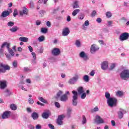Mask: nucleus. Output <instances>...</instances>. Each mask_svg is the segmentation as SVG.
<instances>
[{"label":"nucleus","instance_id":"obj_26","mask_svg":"<svg viewBox=\"0 0 129 129\" xmlns=\"http://www.w3.org/2000/svg\"><path fill=\"white\" fill-rule=\"evenodd\" d=\"M18 30H20V28L18 27V26H15L12 28H11L10 29V31H11V32H12V33H16V32H17Z\"/></svg>","mask_w":129,"mask_h":129},{"label":"nucleus","instance_id":"obj_14","mask_svg":"<svg viewBox=\"0 0 129 129\" xmlns=\"http://www.w3.org/2000/svg\"><path fill=\"white\" fill-rule=\"evenodd\" d=\"M101 68L102 70H106L108 68V61H103L101 64Z\"/></svg>","mask_w":129,"mask_h":129},{"label":"nucleus","instance_id":"obj_9","mask_svg":"<svg viewBox=\"0 0 129 129\" xmlns=\"http://www.w3.org/2000/svg\"><path fill=\"white\" fill-rule=\"evenodd\" d=\"M10 47H11V43L7 42L6 48H7L8 52L12 56V57H14L15 56V52L13 49H12V48H10Z\"/></svg>","mask_w":129,"mask_h":129},{"label":"nucleus","instance_id":"obj_4","mask_svg":"<svg viewBox=\"0 0 129 129\" xmlns=\"http://www.w3.org/2000/svg\"><path fill=\"white\" fill-rule=\"evenodd\" d=\"M129 38V33L127 32H124L120 34L119 40L121 42L128 40Z\"/></svg>","mask_w":129,"mask_h":129},{"label":"nucleus","instance_id":"obj_17","mask_svg":"<svg viewBox=\"0 0 129 129\" xmlns=\"http://www.w3.org/2000/svg\"><path fill=\"white\" fill-rule=\"evenodd\" d=\"M7 44H8V42H4L2 44L0 48V54H3L4 53V51H5V49H4V48H5V47H7Z\"/></svg>","mask_w":129,"mask_h":129},{"label":"nucleus","instance_id":"obj_53","mask_svg":"<svg viewBox=\"0 0 129 129\" xmlns=\"http://www.w3.org/2000/svg\"><path fill=\"white\" fill-rule=\"evenodd\" d=\"M31 55L33 56L34 60H36V59H37V56L35 52H32L31 53Z\"/></svg>","mask_w":129,"mask_h":129},{"label":"nucleus","instance_id":"obj_48","mask_svg":"<svg viewBox=\"0 0 129 129\" xmlns=\"http://www.w3.org/2000/svg\"><path fill=\"white\" fill-rule=\"evenodd\" d=\"M115 68V64L112 63L109 69V70H113V69H114Z\"/></svg>","mask_w":129,"mask_h":129},{"label":"nucleus","instance_id":"obj_52","mask_svg":"<svg viewBox=\"0 0 129 129\" xmlns=\"http://www.w3.org/2000/svg\"><path fill=\"white\" fill-rule=\"evenodd\" d=\"M106 16L107 18H111V13L110 12H108L106 14Z\"/></svg>","mask_w":129,"mask_h":129},{"label":"nucleus","instance_id":"obj_33","mask_svg":"<svg viewBox=\"0 0 129 129\" xmlns=\"http://www.w3.org/2000/svg\"><path fill=\"white\" fill-rule=\"evenodd\" d=\"M38 100L39 101H41V102H43V103H48L47 100L46 99H44V98H43L42 97H38Z\"/></svg>","mask_w":129,"mask_h":129},{"label":"nucleus","instance_id":"obj_62","mask_svg":"<svg viewBox=\"0 0 129 129\" xmlns=\"http://www.w3.org/2000/svg\"><path fill=\"white\" fill-rule=\"evenodd\" d=\"M41 24H42V22L39 20H37L36 22V25L37 26H40V25H41Z\"/></svg>","mask_w":129,"mask_h":129},{"label":"nucleus","instance_id":"obj_18","mask_svg":"<svg viewBox=\"0 0 129 129\" xmlns=\"http://www.w3.org/2000/svg\"><path fill=\"white\" fill-rule=\"evenodd\" d=\"M10 16V12L8 11H4L2 12L1 18H6V17H8Z\"/></svg>","mask_w":129,"mask_h":129},{"label":"nucleus","instance_id":"obj_42","mask_svg":"<svg viewBox=\"0 0 129 129\" xmlns=\"http://www.w3.org/2000/svg\"><path fill=\"white\" fill-rule=\"evenodd\" d=\"M14 25H15V23H14V22H12V21L9 22L7 23V26L8 27H13L14 26Z\"/></svg>","mask_w":129,"mask_h":129},{"label":"nucleus","instance_id":"obj_19","mask_svg":"<svg viewBox=\"0 0 129 129\" xmlns=\"http://www.w3.org/2000/svg\"><path fill=\"white\" fill-rule=\"evenodd\" d=\"M60 100L62 102H66L68 100V96H66V95H61L60 97Z\"/></svg>","mask_w":129,"mask_h":129},{"label":"nucleus","instance_id":"obj_13","mask_svg":"<svg viewBox=\"0 0 129 129\" xmlns=\"http://www.w3.org/2000/svg\"><path fill=\"white\" fill-rule=\"evenodd\" d=\"M95 122L97 123V124H100V123H103L104 121L100 116L97 115L96 116V119L95 120Z\"/></svg>","mask_w":129,"mask_h":129},{"label":"nucleus","instance_id":"obj_12","mask_svg":"<svg viewBox=\"0 0 129 129\" xmlns=\"http://www.w3.org/2000/svg\"><path fill=\"white\" fill-rule=\"evenodd\" d=\"M7 83L8 82L6 80H0V88L2 90L7 88L8 86L7 85Z\"/></svg>","mask_w":129,"mask_h":129},{"label":"nucleus","instance_id":"obj_3","mask_svg":"<svg viewBox=\"0 0 129 129\" xmlns=\"http://www.w3.org/2000/svg\"><path fill=\"white\" fill-rule=\"evenodd\" d=\"M72 93L73 94V100H72V104L74 106H76L78 102L77 101V99H78V93L76 91H73Z\"/></svg>","mask_w":129,"mask_h":129},{"label":"nucleus","instance_id":"obj_32","mask_svg":"<svg viewBox=\"0 0 129 129\" xmlns=\"http://www.w3.org/2000/svg\"><path fill=\"white\" fill-rule=\"evenodd\" d=\"M80 12V9H76L72 13V16L75 17Z\"/></svg>","mask_w":129,"mask_h":129},{"label":"nucleus","instance_id":"obj_31","mask_svg":"<svg viewBox=\"0 0 129 129\" xmlns=\"http://www.w3.org/2000/svg\"><path fill=\"white\" fill-rule=\"evenodd\" d=\"M20 16H23L24 15H28V11L27 9H24L22 11L20 12Z\"/></svg>","mask_w":129,"mask_h":129},{"label":"nucleus","instance_id":"obj_58","mask_svg":"<svg viewBox=\"0 0 129 129\" xmlns=\"http://www.w3.org/2000/svg\"><path fill=\"white\" fill-rule=\"evenodd\" d=\"M36 129H41L42 128V126L40 124H37L36 127H35Z\"/></svg>","mask_w":129,"mask_h":129},{"label":"nucleus","instance_id":"obj_2","mask_svg":"<svg viewBox=\"0 0 129 129\" xmlns=\"http://www.w3.org/2000/svg\"><path fill=\"white\" fill-rule=\"evenodd\" d=\"M120 77L121 79L126 80L129 78V71L128 70H124L120 74Z\"/></svg>","mask_w":129,"mask_h":129},{"label":"nucleus","instance_id":"obj_45","mask_svg":"<svg viewBox=\"0 0 129 129\" xmlns=\"http://www.w3.org/2000/svg\"><path fill=\"white\" fill-rule=\"evenodd\" d=\"M40 15L41 16V17H43L45 14H46V11L45 10H41L39 12Z\"/></svg>","mask_w":129,"mask_h":129},{"label":"nucleus","instance_id":"obj_8","mask_svg":"<svg viewBox=\"0 0 129 129\" xmlns=\"http://www.w3.org/2000/svg\"><path fill=\"white\" fill-rule=\"evenodd\" d=\"M50 115H51V111L49 110H45L42 114V117L47 119L49 118V116H50Z\"/></svg>","mask_w":129,"mask_h":129},{"label":"nucleus","instance_id":"obj_6","mask_svg":"<svg viewBox=\"0 0 129 129\" xmlns=\"http://www.w3.org/2000/svg\"><path fill=\"white\" fill-rule=\"evenodd\" d=\"M79 79V75H76L75 77L70 79L68 81L69 84H71L73 85V84H75L77 82V81Z\"/></svg>","mask_w":129,"mask_h":129},{"label":"nucleus","instance_id":"obj_1","mask_svg":"<svg viewBox=\"0 0 129 129\" xmlns=\"http://www.w3.org/2000/svg\"><path fill=\"white\" fill-rule=\"evenodd\" d=\"M107 103L110 107H115L117 104V99L114 97L110 98L107 100Z\"/></svg>","mask_w":129,"mask_h":129},{"label":"nucleus","instance_id":"obj_34","mask_svg":"<svg viewBox=\"0 0 129 129\" xmlns=\"http://www.w3.org/2000/svg\"><path fill=\"white\" fill-rule=\"evenodd\" d=\"M38 40L40 42H44V41H45V36L44 35H42V36H40L39 37H38Z\"/></svg>","mask_w":129,"mask_h":129},{"label":"nucleus","instance_id":"obj_30","mask_svg":"<svg viewBox=\"0 0 129 129\" xmlns=\"http://www.w3.org/2000/svg\"><path fill=\"white\" fill-rule=\"evenodd\" d=\"M83 80L85 81V82H89V76L88 75H85L83 77Z\"/></svg>","mask_w":129,"mask_h":129},{"label":"nucleus","instance_id":"obj_5","mask_svg":"<svg viewBox=\"0 0 129 129\" xmlns=\"http://www.w3.org/2000/svg\"><path fill=\"white\" fill-rule=\"evenodd\" d=\"M12 116V111H5L2 114V118L3 119H7L10 118Z\"/></svg>","mask_w":129,"mask_h":129},{"label":"nucleus","instance_id":"obj_10","mask_svg":"<svg viewBox=\"0 0 129 129\" xmlns=\"http://www.w3.org/2000/svg\"><path fill=\"white\" fill-rule=\"evenodd\" d=\"M51 53L53 56H59L61 53V51L58 48H54L52 50Z\"/></svg>","mask_w":129,"mask_h":129},{"label":"nucleus","instance_id":"obj_46","mask_svg":"<svg viewBox=\"0 0 129 129\" xmlns=\"http://www.w3.org/2000/svg\"><path fill=\"white\" fill-rule=\"evenodd\" d=\"M81 98L82 99H85V97H86V93H83L81 94Z\"/></svg>","mask_w":129,"mask_h":129},{"label":"nucleus","instance_id":"obj_55","mask_svg":"<svg viewBox=\"0 0 129 129\" xmlns=\"http://www.w3.org/2000/svg\"><path fill=\"white\" fill-rule=\"evenodd\" d=\"M63 118H64V115H60L58 116L57 119L63 120Z\"/></svg>","mask_w":129,"mask_h":129},{"label":"nucleus","instance_id":"obj_16","mask_svg":"<svg viewBox=\"0 0 129 129\" xmlns=\"http://www.w3.org/2000/svg\"><path fill=\"white\" fill-rule=\"evenodd\" d=\"M70 33V30H69V28L66 27L63 29L62 35V36H63V37H66L67 36L69 35Z\"/></svg>","mask_w":129,"mask_h":129},{"label":"nucleus","instance_id":"obj_15","mask_svg":"<svg viewBox=\"0 0 129 129\" xmlns=\"http://www.w3.org/2000/svg\"><path fill=\"white\" fill-rule=\"evenodd\" d=\"M126 113L125 110L123 109H120L119 111H118V116L119 118H122L123 117V115Z\"/></svg>","mask_w":129,"mask_h":129},{"label":"nucleus","instance_id":"obj_63","mask_svg":"<svg viewBox=\"0 0 129 129\" xmlns=\"http://www.w3.org/2000/svg\"><path fill=\"white\" fill-rule=\"evenodd\" d=\"M95 74V72H94V71H92L90 73V76H94V75Z\"/></svg>","mask_w":129,"mask_h":129},{"label":"nucleus","instance_id":"obj_43","mask_svg":"<svg viewBox=\"0 0 129 129\" xmlns=\"http://www.w3.org/2000/svg\"><path fill=\"white\" fill-rule=\"evenodd\" d=\"M72 111V109L68 108L67 110V115L68 117H70V114H71V112Z\"/></svg>","mask_w":129,"mask_h":129},{"label":"nucleus","instance_id":"obj_38","mask_svg":"<svg viewBox=\"0 0 129 129\" xmlns=\"http://www.w3.org/2000/svg\"><path fill=\"white\" fill-rule=\"evenodd\" d=\"M41 32L43 34H46L47 33V32H48V29L45 28H42L41 30Z\"/></svg>","mask_w":129,"mask_h":129},{"label":"nucleus","instance_id":"obj_23","mask_svg":"<svg viewBox=\"0 0 129 129\" xmlns=\"http://www.w3.org/2000/svg\"><path fill=\"white\" fill-rule=\"evenodd\" d=\"M73 9H78L79 8V2L78 1H75L73 3Z\"/></svg>","mask_w":129,"mask_h":129},{"label":"nucleus","instance_id":"obj_64","mask_svg":"<svg viewBox=\"0 0 129 129\" xmlns=\"http://www.w3.org/2000/svg\"><path fill=\"white\" fill-rule=\"evenodd\" d=\"M28 49H29L30 52H33V47H32V46H31V45L29 46Z\"/></svg>","mask_w":129,"mask_h":129},{"label":"nucleus","instance_id":"obj_40","mask_svg":"<svg viewBox=\"0 0 129 129\" xmlns=\"http://www.w3.org/2000/svg\"><path fill=\"white\" fill-rule=\"evenodd\" d=\"M116 94L117 96H122L123 95V93H122V91H118L116 93Z\"/></svg>","mask_w":129,"mask_h":129},{"label":"nucleus","instance_id":"obj_49","mask_svg":"<svg viewBox=\"0 0 129 129\" xmlns=\"http://www.w3.org/2000/svg\"><path fill=\"white\" fill-rule=\"evenodd\" d=\"M28 102L30 104H34V99L32 98H29Z\"/></svg>","mask_w":129,"mask_h":129},{"label":"nucleus","instance_id":"obj_27","mask_svg":"<svg viewBox=\"0 0 129 129\" xmlns=\"http://www.w3.org/2000/svg\"><path fill=\"white\" fill-rule=\"evenodd\" d=\"M19 40L21 42H28L29 41V38L25 37H21L19 38Z\"/></svg>","mask_w":129,"mask_h":129},{"label":"nucleus","instance_id":"obj_36","mask_svg":"<svg viewBox=\"0 0 129 129\" xmlns=\"http://www.w3.org/2000/svg\"><path fill=\"white\" fill-rule=\"evenodd\" d=\"M62 94H63V91H59L58 92H57V93L56 94V99H58V98H59L60 97V96H61V95H62Z\"/></svg>","mask_w":129,"mask_h":129},{"label":"nucleus","instance_id":"obj_47","mask_svg":"<svg viewBox=\"0 0 129 129\" xmlns=\"http://www.w3.org/2000/svg\"><path fill=\"white\" fill-rule=\"evenodd\" d=\"M18 10L15 9L13 13V16H14V17H15V18H16L17 17V16H18Z\"/></svg>","mask_w":129,"mask_h":129},{"label":"nucleus","instance_id":"obj_11","mask_svg":"<svg viewBox=\"0 0 129 129\" xmlns=\"http://www.w3.org/2000/svg\"><path fill=\"white\" fill-rule=\"evenodd\" d=\"M80 58L83 59L84 61H87L88 60V56L84 51H81L79 54Z\"/></svg>","mask_w":129,"mask_h":129},{"label":"nucleus","instance_id":"obj_44","mask_svg":"<svg viewBox=\"0 0 129 129\" xmlns=\"http://www.w3.org/2000/svg\"><path fill=\"white\" fill-rule=\"evenodd\" d=\"M98 110H99L98 107H95L94 109L91 110V112H96V111H98Z\"/></svg>","mask_w":129,"mask_h":129},{"label":"nucleus","instance_id":"obj_39","mask_svg":"<svg viewBox=\"0 0 129 129\" xmlns=\"http://www.w3.org/2000/svg\"><path fill=\"white\" fill-rule=\"evenodd\" d=\"M105 96L107 99H109V98H112V97H110V94L109 93L106 92L105 93Z\"/></svg>","mask_w":129,"mask_h":129},{"label":"nucleus","instance_id":"obj_24","mask_svg":"<svg viewBox=\"0 0 129 129\" xmlns=\"http://www.w3.org/2000/svg\"><path fill=\"white\" fill-rule=\"evenodd\" d=\"M10 107L12 110H17V109H18V106L16 104H10Z\"/></svg>","mask_w":129,"mask_h":129},{"label":"nucleus","instance_id":"obj_41","mask_svg":"<svg viewBox=\"0 0 129 129\" xmlns=\"http://www.w3.org/2000/svg\"><path fill=\"white\" fill-rule=\"evenodd\" d=\"M56 123H57L58 125H62V124H63V121L62 120L57 119Z\"/></svg>","mask_w":129,"mask_h":129},{"label":"nucleus","instance_id":"obj_29","mask_svg":"<svg viewBox=\"0 0 129 129\" xmlns=\"http://www.w3.org/2000/svg\"><path fill=\"white\" fill-rule=\"evenodd\" d=\"M78 92L79 94H82V93H84V90H83V88L82 87H79L78 88Z\"/></svg>","mask_w":129,"mask_h":129},{"label":"nucleus","instance_id":"obj_22","mask_svg":"<svg viewBox=\"0 0 129 129\" xmlns=\"http://www.w3.org/2000/svg\"><path fill=\"white\" fill-rule=\"evenodd\" d=\"M0 67L4 68L3 70H5V72L6 70H10V69H11V67H10V66L4 64H1Z\"/></svg>","mask_w":129,"mask_h":129},{"label":"nucleus","instance_id":"obj_59","mask_svg":"<svg viewBox=\"0 0 129 129\" xmlns=\"http://www.w3.org/2000/svg\"><path fill=\"white\" fill-rule=\"evenodd\" d=\"M26 110L29 113H31V112H32V109L30 107L27 108Z\"/></svg>","mask_w":129,"mask_h":129},{"label":"nucleus","instance_id":"obj_54","mask_svg":"<svg viewBox=\"0 0 129 129\" xmlns=\"http://www.w3.org/2000/svg\"><path fill=\"white\" fill-rule=\"evenodd\" d=\"M54 105L56 107H57V108H60V103H59V102H56L54 103Z\"/></svg>","mask_w":129,"mask_h":129},{"label":"nucleus","instance_id":"obj_56","mask_svg":"<svg viewBox=\"0 0 129 129\" xmlns=\"http://www.w3.org/2000/svg\"><path fill=\"white\" fill-rule=\"evenodd\" d=\"M26 83H28V84H31L32 83V81H31V79H27L26 80Z\"/></svg>","mask_w":129,"mask_h":129},{"label":"nucleus","instance_id":"obj_51","mask_svg":"<svg viewBox=\"0 0 129 129\" xmlns=\"http://www.w3.org/2000/svg\"><path fill=\"white\" fill-rule=\"evenodd\" d=\"M24 72H28L29 71H31V69L27 67H25L24 68Z\"/></svg>","mask_w":129,"mask_h":129},{"label":"nucleus","instance_id":"obj_21","mask_svg":"<svg viewBox=\"0 0 129 129\" xmlns=\"http://www.w3.org/2000/svg\"><path fill=\"white\" fill-rule=\"evenodd\" d=\"M4 93H5V96H10L13 94V92H11L10 90L6 89L4 90Z\"/></svg>","mask_w":129,"mask_h":129},{"label":"nucleus","instance_id":"obj_7","mask_svg":"<svg viewBox=\"0 0 129 129\" xmlns=\"http://www.w3.org/2000/svg\"><path fill=\"white\" fill-rule=\"evenodd\" d=\"M99 50V47L95 44H93L91 46L90 52L91 54H95L97 51Z\"/></svg>","mask_w":129,"mask_h":129},{"label":"nucleus","instance_id":"obj_61","mask_svg":"<svg viewBox=\"0 0 129 129\" xmlns=\"http://www.w3.org/2000/svg\"><path fill=\"white\" fill-rule=\"evenodd\" d=\"M48 126L51 129H55V127L52 124H48Z\"/></svg>","mask_w":129,"mask_h":129},{"label":"nucleus","instance_id":"obj_35","mask_svg":"<svg viewBox=\"0 0 129 129\" xmlns=\"http://www.w3.org/2000/svg\"><path fill=\"white\" fill-rule=\"evenodd\" d=\"M12 66L14 68H18V60H14L12 62Z\"/></svg>","mask_w":129,"mask_h":129},{"label":"nucleus","instance_id":"obj_25","mask_svg":"<svg viewBox=\"0 0 129 129\" xmlns=\"http://www.w3.org/2000/svg\"><path fill=\"white\" fill-rule=\"evenodd\" d=\"M75 44L77 48H80L81 47V42H80V40H77Z\"/></svg>","mask_w":129,"mask_h":129},{"label":"nucleus","instance_id":"obj_37","mask_svg":"<svg viewBox=\"0 0 129 129\" xmlns=\"http://www.w3.org/2000/svg\"><path fill=\"white\" fill-rule=\"evenodd\" d=\"M85 15L84 14L80 13L79 15L78 16V19L82 20L83 19H84Z\"/></svg>","mask_w":129,"mask_h":129},{"label":"nucleus","instance_id":"obj_50","mask_svg":"<svg viewBox=\"0 0 129 129\" xmlns=\"http://www.w3.org/2000/svg\"><path fill=\"white\" fill-rule=\"evenodd\" d=\"M82 123L83 124L86 123V117H85V115H83Z\"/></svg>","mask_w":129,"mask_h":129},{"label":"nucleus","instance_id":"obj_60","mask_svg":"<svg viewBox=\"0 0 129 129\" xmlns=\"http://www.w3.org/2000/svg\"><path fill=\"white\" fill-rule=\"evenodd\" d=\"M96 14V11H95V10H94L91 13V16L92 17H95Z\"/></svg>","mask_w":129,"mask_h":129},{"label":"nucleus","instance_id":"obj_28","mask_svg":"<svg viewBox=\"0 0 129 129\" xmlns=\"http://www.w3.org/2000/svg\"><path fill=\"white\" fill-rule=\"evenodd\" d=\"M88 26H89V21L88 20H86L83 25V30H86V29H85V26L88 27Z\"/></svg>","mask_w":129,"mask_h":129},{"label":"nucleus","instance_id":"obj_57","mask_svg":"<svg viewBox=\"0 0 129 129\" xmlns=\"http://www.w3.org/2000/svg\"><path fill=\"white\" fill-rule=\"evenodd\" d=\"M19 88L20 89H22V90H24V91H27V89L25 88V87L23 86H20Z\"/></svg>","mask_w":129,"mask_h":129},{"label":"nucleus","instance_id":"obj_20","mask_svg":"<svg viewBox=\"0 0 129 129\" xmlns=\"http://www.w3.org/2000/svg\"><path fill=\"white\" fill-rule=\"evenodd\" d=\"M31 117H32L33 119L34 120H37L38 118H39V114L38 113L34 112L32 113Z\"/></svg>","mask_w":129,"mask_h":129}]
</instances>
